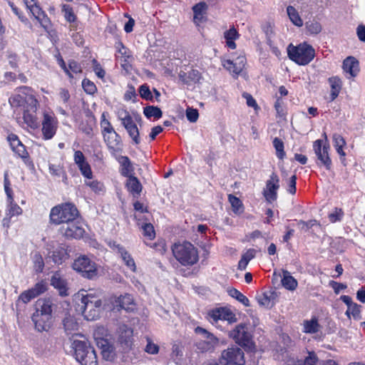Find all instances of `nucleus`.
I'll return each instance as SVG.
<instances>
[{
	"mask_svg": "<svg viewBox=\"0 0 365 365\" xmlns=\"http://www.w3.org/2000/svg\"><path fill=\"white\" fill-rule=\"evenodd\" d=\"M54 304L51 298L44 297L37 299L35 311L31 320L34 328L39 332L48 331L53 326V310Z\"/></svg>",
	"mask_w": 365,
	"mask_h": 365,
	"instance_id": "obj_1",
	"label": "nucleus"
},
{
	"mask_svg": "<svg viewBox=\"0 0 365 365\" xmlns=\"http://www.w3.org/2000/svg\"><path fill=\"white\" fill-rule=\"evenodd\" d=\"M85 292L86 294H81V304H78V307L87 320L93 321L99 318L103 293L101 289H93Z\"/></svg>",
	"mask_w": 365,
	"mask_h": 365,
	"instance_id": "obj_2",
	"label": "nucleus"
},
{
	"mask_svg": "<svg viewBox=\"0 0 365 365\" xmlns=\"http://www.w3.org/2000/svg\"><path fill=\"white\" fill-rule=\"evenodd\" d=\"M171 251L175 259L183 267H192L199 261L198 250L189 241L175 242Z\"/></svg>",
	"mask_w": 365,
	"mask_h": 365,
	"instance_id": "obj_3",
	"label": "nucleus"
},
{
	"mask_svg": "<svg viewBox=\"0 0 365 365\" xmlns=\"http://www.w3.org/2000/svg\"><path fill=\"white\" fill-rule=\"evenodd\" d=\"M80 217V212L73 202H63L51 208L49 217L52 224L66 225Z\"/></svg>",
	"mask_w": 365,
	"mask_h": 365,
	"instance_id": "obj_4",
	"label": "nucleus"
},
{
	"mask_svg": "<svg viewBox=\"0 0 365 365\" xmlns=\"http://www.w3.org/2000/svg\"><path fill=\"white\" fill-rule=\"evenodd\" d=\"M249 326L245 323H241L229 332V337L242 347L247 352H255L256 345L253 339V335L250 331Z\"/></svg>",
	"mask_w": 365,
	"mask_h": 365,
	"instance_id": "obj_5",
	"label": "nucleus"
},
{
	"mask_svg": "<svg viewBox=\"0 0 365 365\" xmlns=\"http://www.w3.org/2000/svg\"><path fill=\"white\" fill-rule=\"evenodd\" d=\"M287 54L290 60L298 65L305 66L309 64L315 56L314 48L306 42L294 46L290 43L287 46Z\"/></svg>",
	"mask_w": 365,
	"mask_h": 365,
	"instance_id": "obj_6",
	"label": "nucleus"
},
{
	"mask_svg": "<svg viewBox=\"0 0 365 365\" xmlns=\"http://www.w3.org/2000/svg\"><path fill=\"white\" fill-rule=\"evenodd\" d=\"M47 289V283L44 280H41L40 282L36 283L34 286L31 289L25 290L20 294L15 302L16 316L18 322L22 317L21 312L24 311L25 309V307L21 309V303L24 304H28L32 299L36 298L39 295L46 292Z\"/></svg>",
	"mask_w": 365,
	"mask_h": 365,
	"instance_id": "obj_7",
	"label": "nucleus"
},
{
	"mask_svg": "<svg viewBox=\"0 0 365 365\" xmlns=\"http://www.w3.org/2000/svg\"><path fill=\"white\" fill-rule=\"evenodd\" d=\"M72 268L81 277L88 279H93L98 274L96 263L86 255H81L74 259Z\"/></svg>",
	"mask_w": 365,
	"mask_h": 365,
	"instance_id": "obj_8",
	"label": "nucleus"
},
{
	"mask_svg": "<svg viewBox=\"0 0 365 365\" xmlns=\"http://www.w3.org/2000/svg\"><path fill=\"white\" fill-rule=\"evenodd\" d=\"M26 9L40 24L43 30L50 33L53 26L51 20L40 6L38 0H23Z\"/></svg>",
	"mask_w": 365,
	"mask_h": 365,
	"instance_id": "obj_9",
	"label": "nucleus"
},
{
	"mask_svg": "<svg viewBox=\"0 0 365 365\" xmlns=\"http://www.w3.org/2000/svg\"><path fill=\"white\" fill-rule=\"evenodd\" d=\"M195 332L202 335L204 337V339L196 342L195 346L197 349L201 353L213 352L219 344V339L212 333L201 327H197L195 329Z\"/></svg>",
	"mask_w": 365,
	"mask_h": 365,
	"instance_id": "obj_10",
	"label": "nucleus"
},
{
	"mask_svg": "<svg viewBox=\"0 0 365 365\" xmlns=\"http://www.w3.org/2000/svg\"><path fill=\"white\" fill-rule=\"evenodd\" d=\"M220 361L222 365H245V354L240 347L232 345L222 351Z\"/></svg>",
	"mask_w": 365,
	"mask_h": 365,
	"instance_id": "obj_11",
	"label": "nucleus"
},
{
	"mask_svg": "<svg viewBox=\"0 0 365 365\" xmlns=\"http://www.w3.org/2000/svg\"><path fill=\"white\" fill-rule=\"evenodd\" d=\"M117 345L123 353H128L133 348V329L126 324H121L117 331Z\"/></svg>",
	"mask_w": 365,
	"mask_h": 365,
	"instance_id": "obj_12",
	"label": "nucleus"
},
{
	"mask_svg": "<svg viewBox=\"0 0 365 365\" xmlns=\"http://www.w3.org/2000/svg\"><path fill=\"white\" fill-rule=\"evenodd\" d=\"M118 119L120 120L121 125L128 133V136L131 138L132 143L135 145H139L141 141L140 130L130 113L125 110L124 115L119 116Z\"/></svg>",
	"mask_w": 365,
	"mask_h": 365,
	"instance_id": "obj_13",
	"label": "nucleus"
},
{
	"mask_svg": "<svg viewBox=\"0 0 365 365\" xmlns=\"http://www.w3.org/2000/svg\"><path fill=\"white\" fill-rule=\"evenodd\" d=\"M41 125L42 138L45 140H48L52 139L56 134L58 121L53 113L44 112Z\"/></svg>",
	"mask_w": 365,
	"mask_h": 365,
	"instance_id": "obj_14",
	"label": "nucleus"
},
{
	"mask_svg": "<svg viewBox=\"0 0 365 365\" xmlns=\"http://www.w3.org/2000/svg\"><path fill=\"white\" fill-rule=\"evenodd\" d=\"M313 149L317 157V164L319 167H324L330 170L332 168V161L329 155V145H324L323 140L318 139L313 143Z\"/></svg>",
	"mask_w": 365,
	"mask_h": 365,
	"instance_id": "obj_15",
	"label": "nucleus"
},
{
	"mask_svg": "<svg viewBox=\"0 0 365 365\" xmlns=\"http://www.w3.org/2000/svg\"><path fill=\"white\" fill-rule=\"evenodd\" d=\"M207 319L212 324L217 323L220 320L227 321L229 324H233L237 320L235 314L227 307H217L209 310L207 312Z\"/></svg>",
	"mask_w": 365,
	"mask_h": 365,
	"instance_id": "obj_16",
	"label": "nucleus"
},
{
	"mask_svg": "<svg viewBox=\"0 0 365 365\" xmlns=\"http://www.w3.org/2000/svg\"><path fill=\"white\" fill-rule=\"evenodd\" d=\"M279 187V178L275 172H273L266 181L265 187L262 191L263 196L268 202L271 203L277 200V191Z\"/></svg>",
	"mask_w": 365,
	"mask_h": 365,
	"instance_id": "obj_17",
	"label": "nucleus"
},
{
	"mask_svg": "<svg viewBox=\"0 0 365 365\" xmlns=\"http://www.w3.org/2000/svg\"><path fill=\"white\" fill-rule=\"evenodd\" d=\"M59 231L66 239L78 240L82 238L85 234V230L78 219L62 225Z\"/></svg>",
	"mask_w": 365,
	"mask_h": 365,
	"instance_id": "obj_18",
	"label": "nucleus"
},
{
	"mask_svg": "<svg viewBox=\"0 0 365 365\" xmlns=\"http://www.w3.org/2000/svg\"><path fill=\"white\" fill-rule=\"evenodd\" d=\"M103 141L111 155L120 154L123 144L120 135L115 131L102 135Z\"/></svg>",
	"mask_w": 365,
	"mask_h": 365,
	"instance_id": "obj_19",
	"label": "nucleus"
},
{
	"mask_svg": "<svg viewBox=\"0 0 365 365\" xmlns=\"http://www.w3.org/2000/svg\"><path fill=\"white\" fill-rule=\"evenodd\" d=\"M16 91L21 93L26 110L36 112L39 103L34 95V89L29 86H22L16 88Z\"/></svg>",
	"mask_w": 365,
	"mask_h": 365,
	"instance_id": "obj_20",
	"label": "nucleus"
},
{
	"mask_svg": "<svg viewBox=\"0 0 365 365\" xmlns=\"http://www.w3.org/2000/svg\"><path fill=\"white\" fill-rule=\"evenodd\" d=\"M56 60L58 66L71 80L74 78L73 73L80 74L83 72L81 64L74 59L68 60L67 65L61 55L58 53Z\"/></svg>",
	"mask_w": 365,
	"mask_h": 365,
	"instance_id": "obj_21",
	"label": "nucleus"
},
{
	"mask_svg": "<svg viewBox=\"0 0 365 365\" xmlns=\"http://www.w3.org/2000/svg\"><path fill=\"white\" fill-rule=\"evenodd\" d=\"M97 346L101 350V354L103 359L113 361L115 357V351L113 345L103 337H95Z\"/></svg>",
	"mask_w": 365,
	"mask_h": 365,
	"instance_id": "obj_22",
	"label": "nucleus"
},
{
	"mask_svg": "<svg viewBox=\"0 0 365 365\" xmlns=\"http://www.w3.org/2000/svg\"><path fill=\"white\" fill-rule=\"evenodd\" d=\"M7 140L12 151L25 162L29 158L26 146L21 143L19 137L14 133H10L7 136Z\"/></svg>",
	"mask_w": 365,
	"mask_h": 365,
	"instance_id": "obj_23",
	"label": "nucleus"
},
{
	"mask_svg": "<svg viewBox=\"0 0 365 365\" xmlns=\"http://www.w3.org/2000/svg\"><path fill=\"white\" fill-rule=\"evenodd\" d=\"M69 252L68 246L66 244H60L48 252V257L54 264L60 265L69 259Z\"/></svg>",
	"mask_w": 365,
	"mask_h": 365,
	"instance_id": "obj_24",
	"label": "nucleus"
},
{
	"mask_svg": "<svg viewBox=\"0 0 365 365\" xmlns=\"http://www.w3.org/2000/svg\"><path fill=\"white\" fill-rule=\"evenodd\" d=\"M115 48L118 53L115 55V57L120 58L122 68L126 69L133 58L132 52L124 46L120 40H118L115 42Z\"/></svg>",
	"mask_w": 365,
	"mask_h": 365,
	"instance_id": "obj_25",
	"label": "nucleus"
},
{
	"mask_svg": "<svg viewBox=\"0 0 365 365\" xmlns=\"http://www.w3.org/2000/svg\"><path fill=\"white\" fill-rule=\"evenodd\" d=\"M74 350V355L76 359L80 363L83 361L90 351H93L94 348L91 345L88 341L74 340L72 344Z\"/></svg>",
	"mask_w": 365,
	"mask_h": 365,
	"instance_id": "obj_26",
	"label": "nucleus"
},
{
	"mask_svg": "<svg viewBox=\"0 0 365 365\" xmlns=\"http://www.w3.org/2000/svg\"><path fill=\"white\" fill-rule=\"evenodd\" d=\"M342 69L347 78H355L360 71L359 62L355 57L348 56L343 61Z\"/></svg>",
	"mask_w": 365,
	"mask_h": 365,
	"instance_id": "obj_27",
	"label": "nucleus"
},
{
	"mask_svg": "<svg viewBox=\"0 0 365 365\" xmlns=\"http://www.w3.org/2000/svg\"><path fill=\"white\" fill-rule=\"evenodd\" d=\"M113 304L118 310L124 309L126 312H133L135 309L133 298L129 294H125L116 297Z\"/></svg>",
	"mask_w": 365,
	"mask_h": 365,
	"instance_id": "obj_28",
	"label": "nucleus"
},
{
	"mask_svg": "<svg viewBox=\"0 0 365 365\" xmlns=\"http://www.w3.org/2000/svg\"><path fill=\"white\" fill-rule=\"evenodd\" d=\"M51 285L58 290L61 297L68 296V287L66 279L61 277L59 272H56L51 276Z\"/></svg>",
	"mask_w": 365,
	"mask_h": 365,
	"instance_id": "obj_29",
	"label": "nucleus"
},
{
	"mask_svg": "<svg viewBox=\"0 0 365 365\" xmlns=\"http://www.w3.org/2000/svg\"><path fill=\"white\" fill-rule=\"evenodd\" d=\"M86 120H83L79 125V129L88 137H93V126L96 125V118L89 109L85 111Z\"/></svg>",
	"mask_w": 365,
	"mask_h": 365,
	"instance_id": "obj_30",
	"label": "nucleus"
},
{
	"mask_svg": "<svg viewBox=\"0 0 365 365\" xmlns=\"http://www.w3.org/2000/svg\"><path fill=\"white\" fill-rule=\"evenodd\" d=\"M178 77L185 85L199 83L202 79V73L197 69L194 68H192L188 72L180 71Z\"/></svg>",
	"mask_w": 365,
	"mask_h": 365,
	"instance_id": "obj_31",
	"label": "nucleus"
},
{
	"mask_svg": "<svg viewBox=\"0 0 365 365\" xmlns=\"http://www.w3.org/2000/svg\"><path fill=\"white\" fill-rule=\"evenodd\" d=\"M112 156L114 157L120 164V173L122 176L128 178V176L133 175L132 173H133L134 168L128 156L120 155V154H115V155Z\"/></svg>",
	"mask_w": 365,
	"mask_h": 365,
	"instance_id": "obj_32",
	"label": "nucleus"
},
{
	"mask_svg": "<svg viewBox=\"0 0 365 365\" xmlns=\"http://www.w3.org/2000/svg\"><path fill=\"white\" fill-rule=\"evenodd\" d=\"M207 5L205 1H200L192 6V11L194 13L193 21L196 25L206 21L207 18L205 16Z\"/></svg>",
	"mask_w": 365,
	"mask_h": 365,
	"instance_id": "obj_33",
	"label": "nucleus"
},
{
	"mask_svg": "<svg viewBox=\"0 0 365 365\" xmlns=\"http://www.w3.org/2000/svg\"><path fill=\"white\" fill-rule=\"evenodd\" d=\"M125 188L134 197H138L142 192L143 186L138 178L132 175L127 178Z\"/></svg>",
	"mask_w": 365,
	"mask_h": 365,
	"instance_id": "obj_34",
	"label": "nucleus"
},
{
	"mask_svg": "<svg viewBox=\"0 0 365 365\" xmlns=\"http://www.w3.org/2000/svg\"><path fill=\"white\" fill-rule=\"evenodd\" d=\"M340 300H341L348 307V309L345 313L348 318L350 319L351 314L354 317V318H357L359 317L361 312V306L356 303L353 302L351 297L348 295H341L340 297Z\"/></svg>",
	"mask_w": 365,
	"mask_h": 365,
	"instance_id": "obj_35",
	"label": "nucleus"
},
{
	"mask_svg": "<svg viewBox=\"0 0 365 365\" xmlns=\"http://www.w3.org/2000/svg\"><path fill=\"white\" fill-rule=\"evenodd\" d=\"M328 82L330 86V101H334L339 95L343 83L341 79L339 76H331L328 78Z\"/></svg>",
	"mask_w": 365,
	"mask_h": 365,
	"instance_id": "obj_36",
	"label": "nucleus"
},
{
	"mask_svg": "<svg viewBox=\"0 0 365 365\" xmlns=\"http://www.w3.org/2000/svg\"><path fill=\"white\" fill-rule=\"evenodd\" d=\"M113 247L117 249L118 252L120 255L125 264L130 268L131 271L135 272L136 269V265L130 254L120 244L115 245V243H114Z\"/></svg>",
	"mask_w": 365,
	"mask_h": 365,
	"instance_id": "obj_37",
	"label": "nucleus"
},
{
	"mask_svg": "<svg viewBox=\"0 0 365 365\" xmlns=\"http://www.w3.org/2000/svg\"><path fill=\"white\" fill-rule=\"evenodd\" d=\"M222 65L226 70L236 77L240 74L245 67L243 59H242L238 63H235L233 61L230 59H226L222 61Z\"/></svg>",
	"mask_w": 365,
	"mask_h": 365,
	"instance_id": "obj_38",
	"label": "nucleus"
},
{
	"mask_svg": "<svg viewBox=\"0 0 365 365\" xmlns=\"http://www.w3.org/2000/svg\"><path fill=\"white\" fill-rule=\"evenodd\" d=\"M224 37L226 41V46L230 49H235L237 45L235 41L240 37L237 30L235 27L230 28L224 33Z\"/></svg>",
	"mask_w": 365,
	"mask_h": 365,
	"instance_id": "obj_39",
	"label": "nucleus"
},
{
	"mask_svg": "<svg viewBox=\"0 0 365 365\" xmlns=\"http://www.w3.org/2000/svg\"><path fill=\"white\" fill-rule=\"evenodd\" d=\"M282 284L285 289L290 291L295 290L298 286L297 280L288 271L283 272Z\"/></svg>",
	"mask_w": 365,
	"mask_h": 365,
	"instance_id": "obj_40",
	"label": "nucleus"
},
{
	"mask_svg": "<svg viewBox=\"0 0 365 365\" xmlns=\"http://www.w3.org/2000/svg\"><path fill=\"white\" fill-rule=\"evenodd\" d=\"M320 324L316 317L309 320H304L303 323V332L307 334H315L319 331Z\"/></svg>",
	"mask_w": 365,
	"mask_h": 365,
	"instance_id": "obj_41",
	"label": "nucleus"
},
{
	"mask_svg": "<svg viewBox=\"0 0 365 365\" xmlns=\"http://www.w3.org/2000/svg\"><path fill=\"white\" fill-rule=\"evenodd\" d=\"M63 324L65 331L68 334H72L73 331L78 329V324L74 317L70 314L66 315L63 319Z\"/></svg>",
	"mask_w": 365,
	"mask_h": 365,
	"instance_id": "obj_42",
	"label": "nucleus"
},
{
	"mask_svg": "<svg viewBox=\"0 0 365 365\" xmlns=\"http://www.w3.org/2000/svg\"><path fill=\"white\" fill-rule=\"evenodd\" d=\"M228 201L232 206V212L236 215H240L244 212V205L241 200L232 194H229Z\"/></svg>",
	"mask_w": 365,
	"mask_h": 365,
	"instance_id": "obj_43",
	"label": "nucleus"
},
{
	"mask_svg": "<svg viewBox=\"0 0 365 365\" xmlns=\"http://www.w3.org/2000/svg\"><path fill=\"white\" fill-rule=\"evenodd\" d=\"M144 243L146 246L153 248L156 252L159 253L160 255H164L168 250L167 243L165 239L159 238L154 243H148L144 241Z\"/></svg>",
	"mask_w": 365,
	"mask_h": 365,
	"instance_id": "obj_44",
	"label": "nucleus"
},
{
	"mask_svg": "<svg viewBox=\"0 0 365 365\" xmlns=\"http://www.w3.org/2000/svg\"><path fill=\"white\" fill-rule=\"evenodd\" d=\"M275 98L276 101L274 108L277 113V117L284 118L287 114L285 102L284 99L281 98V96H278L277 94L275 95Z\"/></svg>",
	"mask_w": 365,
	"mask_h": 365,
	"instance_id": "obj_45",
	"label": "nucleus"
},
{
	"mask_svg": "<svg viewBox=\"0 0 365 365\" xmlns=\"http://www.w3.org/2000/svg\"><path fill=\"white\" fill-rule=\"evenodd\" d=\"M287 12L290 21L294 25L298 27H301L303 25V21L294 6H288L287 7Z\"/></svg>",
	"mask_w": 365,
	"mask_h": 365,
	"instance_id": "obj_46",
	"label": "nucleus"
},
{
	"mask_svg": "<svg viewBox=\"0 0 365 365\" xmlns=\"http://www.w3.org/2000/svg\"><path fill=\"white\" fill-rule=\"evenodd\" d=\"M108 115V112H103L101 116L100 126L102 135L109 133L115 130L110 120L106 118Z\"/></svg>",
	"mask_w": 365,
	"mask_h": 365,
	"instance_id": "obj_47",
	"label": "nucleus"
},
{
	"mask_svg": "<svg viewBox=\"0 0 365 365\" xmlns=\"http://www.w3.org/2000/svg\"><path fill=\"white\" fill-rule=\"evenodd\" d=\"M272 145L276 150V155L278 159L284 160L286 157L284 151V144L282 139L279 138H274L272 140Z\"/></svg>",
	"mask_w": 365,
	"mask_h": 365,
	"instance_id": "obj_48",
	"label": "nucleus"
},
{
	"mask_svg": "<svg viewBox=\"0 0 365 365\" xmlns=\"http://www.w3.org/2000/svg\"><path fill=\"white\" fill-rule=\"evenodd\" d=\"M143 113L147 118L154 117L155 119H159L163 115V112L160 108L153 106H148L144 108Z\"/></svg>",
	"mask_w": 365,
	"mask_h": 365,
	"instance_id": "obj_49",
	"label": "nucleus"
},
{
	"mask_svg": "<svg viewBox=\"0 0 365 365\" xmlns=\"http://www.w3.org/2000/svg\"><path fill=\"white\" fill-rule=\"evenodd\" d=\"M33 267L35 272L41 273L44 269V261L39 252H36L33 255Z\"/></svg>",
	"mask_w": 365,
	"mask_h": 365,
	"instance_id": "obj_50",
	"label": "nucleus"
},
{
	"mask_svg": "<svg viewBox=\"0 0 365 365\" xmlns=\"http://www.w3.org/2000/svg\"><path fill=\"white\" fill-rule=\"evenodd\" d=\"M48 170L51 175L59 178L61 177L63 180H67V174L63 166L60 165L50 164Z\"/></svg>",
	"mask_w": 365,
	"mask_h": 365,
	"instance_id": "obj_51",
	"label": "nucleus"
},
{
	"mask_svg": "<svg viewBox=\"0 0 365 365\" xmlns=\"http://www.w3.org/2000/svg\"><path fill=\"white\" fill-rule=\"evenodd\" d=\"M62 12L65 19L69 23H73L76 21L77 16L75 14L72 6L69 4H63Z\"/></svg>",
	"mask_w": 365,
	"mask_h": 365,
	"instance_id": "obj_52",
	"label": "nucleus"
},
{
	"mask_svg": "<svg viewBox=\"0 0 365 365\" xmlns=\"http://www.w3.org/2000/svg\"><path fill=\"white\" fill-rule=\"evenodd\" d=\"M229 294L232 297L236 299L238 302H241L243 305L246 307H249L250 305L249 299L237 289H230L229 290Z\"/></svg>",
	"mask_w": 365,
	"mask_h": 365,
	"instance_id": "obj_53",
	"label": "nucleus"
},
{
	"mask_svg": "<svg viewBox=\"0 0 365 365\" xmlns=\"http://www.w3.org/2000/svg\"><path fill=\"white\" fill-rule=\"evenodd\" d=\"M143 235L149 240H153L155 237V231L153 225L150 222H145L141 226Z\"/></svg>",
	"mask_w": 365,
	"mask_h": 365,
	"instance_id": "obj_54",
	"label": "nucleus"
},
{
	"mask_svg": "<svg viewBox=\"0 0 365 365\" xmlns=\"http://www.w3.org/2000/svg\"><path fill=\"white\" fill-rule=\"evenodd\" d=\"M29 110H28L24 111L23 115L24 120L28 126L33 129H35L38 128V125L37 117L35 115L29 113Z\"/></svg>",
	"mask_w": 365,
	"mask_h": 365,
	"instance_id": "obj_55",
	"label": "nucleus"
},
{
	"mask_svg": "<svg viewBox=\"0 0 365 365\" xmlns=\"http://www.w3.org/2000/svg\"><path fill=\"white\" fill-rule=\"evenodd\" d=\"M77 166H78L81 175L84 178L89 179V180L93 178V172L91 170V167L87 160L77 165Z\"/></svg>",
	"mask_w": 365,
	"mask_h": 365,
	"instance_id": "obj_56",
	"label": "nucleus"
},
{
	"mask_svg": "<svg viewBox=\"0 0 365 365\" xmlns=\"http://www.w3.org/2000/svg\"><path fill=\"white\" fill-rule=\"evenodd\" d=\"M86 185L88 186L91 189V190L96 194L104 192L106 190L104 184L102 182L98 181L97 180L86 182Z\"/></svg>",
	"mask_w": 365,
	"mask_h": 365,
	"instance_id": "obj_57",
	"label": "nucleus"
},
{
	"mask_svg": "<svg viewBox=\"0 0 365 365\" xmlns=\"http://www.w3.org/2000/svg\"><path fill=\"white\" fill-rule=\"evenodd\" d=\"M82 87L87 94L94 95L97 92L96 84L88 78H84L82 81Z\"/></svg>",
	"mask_w": 365,
	"mask_h": 365,
	"instance_id": "obj_58",
	"label": "nucleus"
},
{
	"mask_svg": "<svg viewBox=\"0 0 365 365\" xmlns=\"http://www.w3.org/2000/svg\"><path fill=\"white\" fill-rule=\"evenodd\" d=\"M4 191L6 195V198L9 199L11 202L14 200V192L11 188V183L7 173L4 174Z\"/></svg>",
	"mask_w": 365,
	"mask_h": 365,
	"instance_id": "obj_59",
	"label": "nucleus"
},
{
	"mask_svg": "<svg viewBox=\"0 0 365 365\" xmlns=\"http://www.w3.org/2000/svg\"><path fill=\"white\" fill-rule=\"evenodd\" d=\"M88 354L83 358V361H81V365H98V359L95 349L90 351Z\"/></svg>",
	"mask_w": 365,
	"mask_h": 365,
	"instance_id": "obj_60",
	"label": "nucleus"
},
{
	"mask_svg": "<svg viewBox=\"0 0 365 365\" xmlns=\"http://www.w3.org/2000/svg\"><path fill=\"white\" fill-rule=\"evenodd\" d=\"M146 340L147 344L144 348V351L148 354L155 355L158 354L160 351V346L155 344L149 337H147Z\"/></svg>",
	"mask_w": 365,
	"mask_h": 365,
	"instance_id": "obj_61",
	"label": "nucleus"
},
{
	"mask_svg": "<svg viewBox=\"0 0 365 365\" xmlns=\"http://www.w3.org/2000/svg\"><path fill=\"white\" fill-rule=\"evenodd\" d=\"M7 202L9 204V208L8 210L7 215L11 217L15 215H21L22 212V209L14 202V200L11 202L9 199H7Z\"/></svg>",
	"mask_w": 365,
	"mask_h": 365,
	"instance_id": "obj_62",
	"label": "nucleus"
},
{
	"mask_svg": "<svg viewBox=\"0 0 365 365\" xmlns=\"http://www.w3.org/2000/svg\"><path fill=\"white\" fill-rule=\"evenodd\" d=\"M306 27L307 31L312 34H318L322 31V25L316 21L307 22Z\"/></svg>",
	"mask_w": 365,
	"mask_h": 365,
	"instance_id": "obj_63",
	"label": "nucleus"
},
{
	"mask_svg": "<svg viewBox=\"0 0 365 365\" xmlns=\"http://www.w3.org/2000/svg\"><path fill=\"white\" fill-rule=\"evenodd\" d=\"M319 358L314 351H308V355L304 358L303 365H317Z\"/></svg>",
	"mask_w": 365,
	"mask_h": 365,
	"instance_id": "obj_64",
	"label": "nucleus"
}]
</instances>
